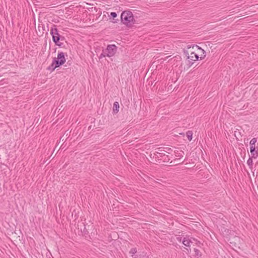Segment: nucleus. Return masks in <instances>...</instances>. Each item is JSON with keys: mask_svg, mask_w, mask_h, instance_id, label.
I'll use <instances>...</instances> for the list:
<instances>
[{"mask_svg": "<svg viewBox=\"0 0 258 258\" xmlns=\"http://www.w3.org/2000/svg\"><path fill=\"white\" fill-rule=\"evenodd\" d=\"M193 48L195 51H191L190 50H183L184 53L187 57L190 66H191L195 61L198 60L199 58L202 59L204 58L206 55L205 51L200 47L195 46Z\"/></svg>", "mask_w": 258, "mask_h": 258, "instance_id": "obj_1", "label": "nucleus"}, {"mask_svg": "<svg viewBox=\"0 0 258 258\" xmlns=\"http://www.w3.org/2000/svg\"><path fill=\"white\" fill-rule=\"evenodd\" d=\"M121 22L128 27L136 23L133 13L130 11H124L120 16Z\"/></svg>", "mask_w": 258, "mask_h": 258, "instance_id": "obj_2", "label": "nucleus"}, {"mask_svg": "<svg viewBox=\"0 0 258 258\" xmlns=\"http://www.w3.org/2000/svg\"><path fill=\"white\" fill-rule=\"evenodd\" d=\"M65 62L64 53L63 52H59L57 57L53 58L51 64L48 68V70L54 71L56 68L64 64Z\"/></svg>", "mask_w": 258, "mask_h": 258, "instance_id": "obj_3", "label": "nucleus"}, {"mask_svg": "<svg viewBox=\"0 0 258 258\" xmlns=\"http://www.w3.org/2000/svg\"><path fill=\"white\" fill-rule=\"evenodd\" d=\"M50 34L52 37V40L54 42L55 44L60 46L62 44V43L59 42V40H63L64 37L60 36L58 33V29L56 28V26L53 25L50 29Z\"/></svg>", "mask_w": 258, "mask_h": 258, "instance_id": "obj_4", "label": "nucleus"}, {"mask_svg": "<svg viewBox=\"0 0 258 258\" xmlns=\"http://www.w3.org/2000/svg\"><path fill=\"white\" fill-rule=\"evenodd\" d=\"M117 51V47L114 44L108 45L107 48L102 51L99 58H102L106 56L110 57L115 55Z\"/></svg>", "mask_w": 258, "mask_h": 258, "instance_id": "obj_5", "label": "nucleus"}, {"mask_svg": "<svg viewBox=\"0 0 258 258\" xmlns=\"http://www.w3.org/2000/svg\"><path fill=\"white\" fill-rule=\"evenodd\" d=\"M196 241V239L194 238L190 237L189 236H186L184 237L182 240V243L183 244H184L185 246L187 247H190L191 246V244L193 243L194 241ZM185 249L186 250V253H189L191 252V249L190 248H186Z\"/></svg>", "mask_w": 258, "mask_h": 258, "instance_id": "obj_6", "label": "nucleus"}, {"mask_svg": "<svg viewBox=\"0 0 258 258\" xmlns=\"http://www.w3.org/2000/svg\"><path fill=\"white\" fill-rule=\"evenodd\" d=\"M166 154L165 153V151L163 148H158L155 150V152L153 153V157L158 158L159 160H162V157H163Z\"/></svg>", "mask_w": 258, "mask_h": 258, "instance_id": "obj_7", "label": "nucleus"}, {"mask_svg": "<svg viewBox=\"0 0 258 258\" xmlns=\"http://www.w3.org/2000/svg\"><path fill=\"white\" fill-rule=\"evenodd\" d=\"M250 152L251 155V158H256L258 156V152L255 150V147H250Z\"/></svg>", "mask_w": 258, "mask_h": 258, "instance_id": "obj_8", "label": "nucleus"}, {"mask_svg": "<svg viewBox=\"0 0 258 258\" xmlns=\"http://www.w3.org/2000/svg\"><path fill=\"white\" fill-rule=\"evenodd\" d=\"M119 103L117 101H115L114 103H113V112L114 113V114H116L117 113L118 111H119Z\"/></svg>", "mask_w": 258, "mask_h": 258, "instance_id": "obj_9", "label": "nucleus"}, {"mask_svg": "<svg viewBox=\"0 0 258 258\" xmlns=\"http://www.w3.org/2000/svg\"><path fill=\"white\" fill-rule=\"evenodd\" d=\"M184 160H181V158H176L173 161H171L170 163H173V164H179L183 163Z\"/></svg>", "mask_w": 258, "mask_h": 258, "instance_id": "obj_10", "label": "nucleus"}, {"mask_svg": "<svg viewBox=\"0 0 258 258\" xmlns=\"http://www.w3.org/2000/svg\"><path fill=\"white\" fill-rule=\"evenodd\" d=\"M110 17H112L113 19H114L117 17V14L115 12H111L110 13ZM118 21V19H113V21H112V22L113 23H116Z\"/></svg>", "mask_w": 258, "mask_h": 258, "instance_id": "obj_11", "label": "nucleus"}, {"mask_svg": "<svg viewBox=\"0 0 258 258\" xmlns=\"http://www.w3.org/2000/svg\"><path fill=\"white\" fill-rule=\"evenodd\" d=\"M163 149L165 151V153L166 154H171L173 151V150L171 148L168 147L163 148Z\"/></svg>", "mask_w": 258, "mask_h": 258, "instance_id": "obj_12", "label": "nucleus"}, {"mask_svg": "<svg viewBox=\"0 0 258 258\" xmlns=\"http://www.w3.org/2000/svg\"><path fill=\"white\" fill-rule=\"evenodd\" d=\"M171 157H170L168 155L166 154L163 157H162V160L164 162H168L169 161Z\"/></svg>", "mask_w": 258, "mask_h": 258, "instance_id": "obj_13", "label": "nucleus"}, {"mask_svg": "<svg viewBox=\"0 0 258 258\" xmlns=\"http://www.w3.org/2000/svg\"><path fill=\"white\" fill-rule=\"evenodd\" d=\"M257 142V140L256 138H254L251 140L250 141L249 144L250 147H255V144Z\"/></svg>", "mask_w": 258, "mask_h": 258, "instance_id": "obj_14", "label": "nucleus"}, {"mask_svg": "<svg viewBox=\"0 0 258 258\" xmlns=\"http://www.w3.org/2000/svg\"><path fill=\"white\" fill-rule=\"evenodd\" d=\"M186 136L188 140L190 141L192 140V131H188L186 132Z\"/></svg>", "mask_w": 258, "mask_h": 258, "instance_id": "obj_15", "label": "nucleus"}, {"mask_svg": "<svg viewBox=\"0 0 258 258\" xmlns=\"http://www.w3.org/2000/svg\"><path fill=\"white\" fill-rule=\"evenodd\" d=\"M247 164L249 168H251L253 165V161L251 157H249L247 160Z\"/></svg>", "mask_w": 258, "mask_h": 258, "instance_id": "obj_16", "label": "nucleus"}, {"mask_svg": "<svg viewBox=\"0 0 258 258\" xmlns=\"http://www.w3.org/2000/svg\"><path fill=\"white\" fill-rule=\"evenodd\" d=\"M137 249L136 248H133L131 249L130 253L132 254V256L133 258H136V256L134 257L135 254L137 253Z\"/></svg>", "mask_w": 258, "mask_h": 258, "instance_id": "obj_17", "label": "nucleus"}, {"mask_svg": "<svg viewBox=\"0 0 258 258\" xmlns=\"http://www.w3.org/2000/svg\"><path fill=\"white\" fill-rule=\"evenodd\" d=\"M195 46H198L197 45H188L186 47V50H190L191 51H195L194 49L192 48L195 47Z\"/></svg>", "mask_w": 258, "mask_h": 258, "instance_id": "obj_18", "label": "nucleus"}, {"mask_svg": "<svg viewBox=\"0 0 258 258\" xmlns=\"http://www.w3.org/2000/svg\"><path fill=\"white\" fill-rule=\"evenodd\" d=\"M194 251L196 255H200V251L199 249L197 248H194Z\"/></svg>", "mask_w": 258, "mask_h": 258, "instance_id": "obj_19", "label": "nucleus"}, {"mask_svg": "<svg viewBox=\"0 0 258 258\" xmlns=\"http://www.w3.org/2000/svg\"><path fill=\"white\" fill-rule=\"evenodd\" d=\"M66 139H65L63 136L61 137L60 138V140H59V143L60 142H64L66 141Z\"/></svg>", "mask_w": 258, "mask_h": 258, "instance_id": "obj_20", "label": "nucleus"}, {"mask_svg": "<svg viewBox=\"0 0 258 258\" xmlns=\"http://www.w3.org/2000/svg\"><path fill=\"white\" fill-rule=\"evenodd\" d=\"M177 239L178 241H182V237H177Z\"/></svg>", "mask_w": 258, "mask_h": 258, "instance_id": "obj_21", "label": "nucleus"}, {"mask_svg": "<svg viewBox=\"0 0 258 258\" xmlns=\"http://www.w3.org/2000/svg\"><path fill=\"white\" fill-rule=\"evenodd\" d=\"M200 54H203V52H201Z\"/></svg>", "mask_w": 258, "mask_h": 258, "instance_id": "obj_22", "label": "nucleus"}]
</instances>
